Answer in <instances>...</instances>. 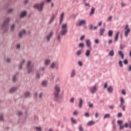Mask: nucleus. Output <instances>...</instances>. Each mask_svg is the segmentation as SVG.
<instances>
[{
	"mask_svg": "<svg viewBox=\"0 0 131 131\" xmlns=\"http://www.w3.org/2000/svg\"><path fill=\"white\" fill-rule=\"evenodd\" d=\"M68 24L67 23L63 24L61 27V31L60 34H58L57 36V39L58 41L61 40V36H65L66 34H67V32H68Z\"/></svg>",
	"mask_w": 131,
	"mask_h": 131,
	"instance_id": "1",
	"label": "nucleus"
},
{
	"mask_svg": "<svg viewBox=\"0 0 131 131\" xmlns=\"http://www.w3.org/2000/svg\"><path fill=\"white\" fill-rule=\"evenodd\" d=\"M61 92V87L60 84H57L54 86V92L53 94L54 101L58 102L60 100L61 96H60V93Z\"/></svg>",
	"mask_w": 131,
	"mask_h": 131,
	"instance_id": "2",
	"label": "nucleus"
},
{
	"mask_svg": "<svg viewBox=\"0 0 131 131\" xmlns=\"http://www.w3.org/2000/svg\"><path fill=\"white\" fill-rule=\"evenodd\" d=\"M11 19L10 18H7L5 19L3 22V24L2 25V29L4 30V31H7L9 28V22Z\"/></svg>",
	"mask_w": 131,
	"mask_h": 131,
	"instance_id": "3",
	"label": "nucleus"
},
{
	"mask_svg": "<svg viewBox=\"0 0 131 131\" xmlns=\"http://www.w3.org/2000/svg\"><path fill=\"white\" fill-rule=\"evenodd\" d=\"M33 64L31 63V61H28L27 65L28 73H31L33 70Z\"/></svg>",
	"mask_w": 131,
	"mask_h": 131,
	"instance_id": "4",
	"label": "nucleus"
},
{
	"mask_svg": "<svg viewBox=\"0 0 131 131\" xmlns=\"http://www.w3.org/2000/svg\"><path fill=\"white\" fill-rule=\"evenodd\" d=\"M51 69H55L58 70L59 69V62L58 61H54L52 62L50 65Z\"/></svg>",
	"mask_w": 131,
	"mask_h": 131,
	"instance_id": "5",
	"label": "nucleus"
},
{
	"mask_svg": "<svg viewBox=\"0 0 131 131\" xmlns=\"http://www.w3.org/2000/svg\"><path fill=\"white\" fill-rule=\"evenodd\" d=\"M45 5V2H42L39 4H36L34 5V8L35 9H37L39 11H41L42 8H43V6Z\"/></svg>",
	"mask_w": 131,
	"mask_h": 131,
	"instance_id": "6",
	"label": "nucleus"
},
{
	"mask_svg": "<svg viewBox=\"0 0 131 131\" xmlns=\"http://www.w3.org/2000/svg\"><path fill=\"white\" fill-rule=\"evenodd\" d=\"M54 34V32L53 31H51L48 35H47L45 38L47 40V41H48V42H49V41H50V40H51V38H52V37H53V35Z\"/></svg>",
	"mask_w": 131,
	"mask_h": 131,
	"instance_id": "7",
	"label": "nucleus"
},
{
	"mask_svg": "<svg viewBox=\"0 0 131 131\" xmlns=\"http://www.w3.org/2000/svg\"><path fill=\"white\" fill-rule=\"evenodd\" d=\"M97 91H98V85L97 84L93 86L90 90V92L92 94H95Z\"/></svg>",
	"mask_w": 131,
	"mask_h": 131,
	"instance_id": "8",
	"label": "nucleus"
},
{
	"mask_svg": "<svg viewBox=\"0 0 131 131\" xmlns=\"http://www.w3.org/2000/svg\"><path fill=\"white\" fill-rule=\"evenodd\" d=\"M85 24H86V20L82 19L77 24V26H82V25H85Z\"/></svg>",
	"mask_w": 131,
	"mask_h": 131,
	"instance_id": "9",
	"label": "nucleus"
},
{
	"mask_svg": "<svg viewBox=\"0 0 131 131\" xmlns=\"http://www.w3.org/2000/svg\"><path fill=\"white\" fill-rule=\"evenodd\" d=\"M25 34H26V31L24 29L19 32L18 36L19 38H22V37H23V35H25Z\"/></svg>",
	"mask_w": 131,
	"mask_h": 131,
	"instance_id": "10",
	"label": "nucleus"
},
{
	"mask_svg": "<svg viewBox=\"0 0 131 131\" xmlns=\"http://www.w3.org/2000/svg\"><path fill=\"white\" fill-rule=\"evenodd\" d=\"M85 42L88 48H89L90 50H92V42H91V40L87 39L85 40Z\"/></svg>",
	"mask_w": 131,
	"mask_h": 131,
	"instance_id": "11",
	"label": "nucleus"
},
{
	"mask_svg": "<svg viewBox=\"0 0 131 131\" xmlns=\"http://www.w3.org/2000/svg\"><path fill=\"white\" fill-rule=\"evenodd\" d=\"M65 15V13L62 12L60 15V20H59V24H62L63 20H64V15Z\"/></svg>",
	"mask_w": 131,
	"mask_h": 131,
	"instance_id": "12",
	"label": "nucleus"
},
{
	"mask_svg": "<svg viewBox=\"0 0 131 131\" xmlns=\"http://www.w3.org/2000/svg\"><path fill=\"white\" fill-rule=\"evenodd\" d=\"M76 75V70L75 69H73L71 71L70 76L72 78L75 76Z\"/></svg>",
	"mask_w": 131,
	"mask_h": 131,
	"instance_id": "13",
	"label": "nucleus"
},
{
	"mask_svg": "<svg viewBox=\"0 0 131 131\" xmlns=\"http://www.w3.org/2000/svg\"><path fill=\"white\" fill-rule=\"evenodd\" d=\"M26 15H27V12L24 11L20 13V14L19 15V17H20V18H24V17H25V16H26Z\"/></svg>",
	"mask_w": 131,
	"mask_h": 131,
	"instance_id": "14",
	"label": "nucleus"
},
{
	"mask_svg": "<svg viewBox=\"0 0 131 131\" xmlns=\"http://www.w3.org/2000/svg\"><path fill=\"white\" fill-rule=\"evenodd\" d=\"M107 91L108 93H110V94H112L113 93V87L112 86H110L107 89Z\"/></svg>",
	"mask_w": 131,
	"mask_h": 131,
	"instance_id": "15",
	"label": "nucleus"
},
{
	"mask_svg": "<svg viewBox=\"0 0 131 131\" xmlns=\"http://www.w3.org/2000/svg\"><path fill=\"white\" fill-rule=\"evenodd\" d=\"M25 63V60L23 59L18 66L19 69H22V66Z\"/></svg>",
	"mask_w": 131,
	"mask_h": 131,
	"instance_id": "16",
	"label": "nucleus"
},
{
	"mask_svg": "<svg viewBox=\"0 0 131 131\" xmlns=\"http://www.w3.org/2000/svg\"><path fill=\"white\" fill-rule=\"evenodd\" d=\"M83 104V100H82V99H79V108L81 109L82 108V104Z\"/></svg>",
	"mask_w": 131,
	"mask_h": 131,
	"instance_id": "17",
	"label": "nucleus"
},
{
	"mask_svg": "<svg viewBox=\"0 0 131 131\" xmlns=\"http://www.w3.org/2000/svg\"><path fill=\"white\" fill-rule=\"evenodd\" d=\"M85 56L86 57H90L91 56V50H86L85 52Z\"/></svg>",
	"mask_w": 131,
	"mask_h": 131,
	"instance_id": "18",
	"label": "nucleus"
},
{
	"mask_svg": "<svg viewBox=\"0 0 131 131\" xmlns=\"http://www.w3.org/2000/svg\"><path fill=\"white\" fill-rule=\"evenodd\" d=\"M95 123H96V122L95 121H90L87 123L86 125H87V126H91V125H94V124H95Z\"/></svg>",
	"mask_w": 131,
	"mask_h": 131,
	"instance_id": "19",
	"label": "nucleus"
},
{
	"mask_svg": "<svg viewBox=\"0 0 131 131\" xmlns=\"http://www.w3.org/2000/svg\"><path fill=\"white\" fill-rule=\"evenodd\" d=\"M118 55L119 56H121V59H124V54H123V52L121 51H118Z\"/></svg>",
	"mask_w": 131,
	"mask_h": 131,
	"instance_id": "20",
	"label": "nucleus"
},
{
	"mask_svg": "<svg viewBox=\"0 0 131 131\" xmlns=\"http://www.w3.org/2000/svg\"><path fill=\"white\" fill-rule=\"evenodd\" d=\"M125 103V101H124V99H123V97H121L120 107H122L123 104H124Z\"/></svg>",
	"mask_w": 131,
	"mask_h": 131,
	"instance_id": "21",
	"label": "nucleus"
},
{
	"mask_svg": "<svg viewBox=\"0 0 131 131\" xmlns=\"http://www.w3.org/2000/svg\"><path fill=\"white\" fill-rule=\"evenodd\" d=\"M50 63H51V60H50V59H46L45 60V66H49V65H50Z\"/></svg>",
	"mask_w": 131,
	"mask_h": 131,
	"instance_id": "22",
	"label": "nucleus"
},
{
	"mask_svg": "<svg viewBox=\"0 0 131 131\" xmlns=\"http://www.w3.org/2000/svg\"><path fill=\"white\" fill-rule=\"evenodd\" d=\"M55 17H56L55 15H52L49 21V24H51V23H53V21H54V20H55Z\"/></svg>",
	"mask_w": 131,
	"mask_h": 131,
	"instance_id": "23",
	"label": "nucleus"
},
{
	"mask_svg": "<svg viewBox=\"0 0 131 131\" xmlns=\"http://www.w3.org/2000/svg\"><path fill=\"white\" fill-rule=\"evenodd\" d=\"M41 84L42 86H44L45 88H46V86L48 85V81L47 80L42 81L41 82Z\"/></svg>",
	"mask_w": 131,
	"mask_h": 131,
	"instance_id": "24",
	"label": "nucleus"
},
{
	"mask_svg": "<svg viewBox=\"0 0 131 131\" xmlns=\"http://www.w3.org/2000/svg\"><path fill=\"white\" fill-rule=\"evenodd\" d=\"M129 127V128H131V121H129V123H125V125H124V127Z\"/></svg>",
	"mask_w": 131,
	"mask_h": 131,
	"instance_id": "25",
	"label": "nucleus"
},
{
	"mask_svg": "<svg viewBox=\"0 0 131 131\" xmlns=\"http://www.w3.org/2000/svg\"><path fill=\"white\" fill-rule=\"evenodd\" d=\"M129 32H130V29H128L125 31L124 33V35L126 37H127V36H128V34H129Z\"/></svg>",
	"mask_w": 131,
	"mask_h": 131,
	"instance_id": "26",
	"label": "nucleus"
},
{
	"mask_svg": "<svg viewBox=\"0 0 131 131\" xmlns=\"http://www.w3.org/2000/svg\"><path fill=\"white\" fill-rule=\"evenodd\" d=\"M94 14H95V8H92L91 12L89 14L90 16H93V15H94Z\"/></svg>",
	"mask_w": 131,
	"mask_h": 131,
	"instance_id": "27",
	"label": "nucleus"
},
{
	"mask_svg": "<svg viewBox=\"0 0 131 131\" xmlns=\"http://www.w3.org/2000/svg\"><path fill=\"white\" fill-rule=\"evenodd\" d=\"M15 91H17V88L13 87L10 89L9 92L10 93H14V92H15Z\"/></svg>",
	"mask_w": 131,
	"mask_h": 131,
	"instance_id": "28",
	"label": "nucleus"
},
{
	"mask_svg": "<svg viewBox=\"0 0 131 131\" xmlns=\"http://www.w3.org/2000/svg\"><path fill=\"white\" fill-rule=\"evenodd\" d=\"M82 54V50H78V51L76 52V56H80Z\"/></svg>",
	"mask_w": 131,
	"mask_h": 131,
	"instance_id": "29",
	"label": "nucleus"
},
{
	"mask_svg": "<svg viewBox=\"0 0 131 131\" xmlns=\"http://www.w3.org/2000/svg\"><path fill=\"white\" fill-rule=\"evenodd\" d=\"M119 32H118L115 36V41H117L118 40V36L119 35Z\"/></svg>",
	"mask_w": 131,
	"mask_h": 131,
	"instance_id": "30",
	"label": "nucleus"
},
{
	"mask_svg": "<svg viewBox=\"0 0 131 131\" xmlns=\"http://www.w3.org/2000/svg\"><path fill=\"white\" fill-rule=\"evenodd\" d=\"M105 32V29H100V35L102 36L103 34H104V32Z\"/></svg>",
	"mask_w": 131,
	"mask_h": 131,
	"instance_id": "31",
	"label": "nucleus"
},
{
	"mask_svg": "<svg viewBox=\"0 0 131 131\" xmlns=\"http://www.w3.org/2000/svg\"><path fill=\"white\" fill-rule=\"evenodd\" d=\"M108 56H111V57H113V56H114V51L111 50L108 53Z\"/></svg>",
	"mask_w": 131,
	"mask_h": 131,
	"instance_id": "32",
	"label": "nucleus"
},
{
	"mask_svg": "<svg viewBox=\"0 0 131 131\" xmlns=\"http://www.w3.org/2000/svg\"><path fill=\"white\" fill-rule=\"evenodd\" d=\"M35 129L36 131H41L42 130V128L41 127H35Z\"/></svg>",
	"mask_w": 131,
	"mask_h": 131,
	"instance_id": "33",
	"label": "nucleus"
},
{
	"mask_svg": "<svg viewBox=\"0 0 131 131\" xmlns=\"http://www.w3.org/2000/svg\"><path fill=\"white\" fill-rule=\"evenodd\" d=\"M113 35V31L110 30L108 31V36L111 37Z\"/></svg>",
	"mask_w": 131,
	"mask_h": 131,
	"instance_id": "34",
	"label": "nucleus"
},
{
	"mask_svg": "<svg viewBox=\"0 0 131 131\" xmlns=\"http://www.w3.org/2000/svg\"><path fill=\"white\" fill-rule=\"evenodd\" d=\"M110 118V114H106L104 115L103 119H106V118Z\"/></svg>",
	"mask_w": 131,
	"mask_h": 131,
	"instance_id": "35",
	"label": "nucleus"
},
{
	"mask_svg": "<svg viewBox=\"0 0 131 131\" xmlns=\"http://www.w3.org/2000/svg\"><path fill=\"white\" fill-rule=\"evenodd\" d=\"M84 5L85 7H87V9H90V8H91V5L89 3H84Z\"/></svg>",
	"mask_w": 131,
	"mask_h": 131,
	"instance_id": "36",
	"label": "nucleus"
},
{
	"mask_svg": "<svg viewBox=\"0 0 131 131\" xmlns=\"http://www.w3.org/2000/svg\"><path fill=\"white\" fill-rule=\"evenodd\" d=\"M88 104L90 108H93L94 107V104L93 103H91V102H89Z\"/></svg>",
	"mask_w": 131,
	"mask_h": 131,
	"instance_id": "37",
	"label": "nucleus"
},
{
	"mask_svg": "<svg viewBox=\"0 0 131 131\" xmlns=\"http://www.w3.org/2000/svg\"><path fill=\"white\" fill-rule=\"evenodd\" d=\"M71 122H72V123H74V124H75V123H76V120H75L74 118H71Z\"/></svg>",
	"mask_w": 131,
	"mask_h": 131,
	"instance_id": "38",
	"label": "nucleus"
},
{
	"mask_svg": "<svg viewBox=\"0 0 131 131\" xmlns=\"http://www.w3.org/2000/svg\"><path fill=\"white\" fill-rule=\"evenodd\" d=\"M125 48V46L123 44L120 45V50H123Z\"/></svg>",
	"mask_w": 131,
	"mask_h": 131,
	"instance_id": "39",
	"label": "nucleus"
},
{
	"mask_svg": "<svg viewBox=\"0 0 131 131\" xmlns=\"http://www.w3.org/2000/svg\"><path fill=\"white\" fill-rule=\"evenodd\" d=\"M29 96H30V93L29 92H26L25 93V97H26V98H28Z\"/></svg>",
	"mask_w": 131,
	"mask_h": 131,
	"instance_id": "40",
	"label": "nucleus"
},
{
	"mask_svg": "<svg viewBox=\"0 0 131 131\" xmlns=\"http://www.w3.org/2000/svg\"><path fill=\"white\" fill-rule=\"evenodd\" d=\"M83 47H84V44H83V43H80L78 45V47L79 48H83Z\"/></svg>",
	"mask_w": 131,
	"mask_h": 131,
	"instance_id": "41",
	"label": "nucleus"
},
{
	"mask_svg": "<svg viewBox=\"0 0 131 131\" xmlns=\"http://www.w3.org/2000/svg\"><path fill=\"white\" fill-rule=\"evenodd\" d=\"M79 131H83V128L82 127V126H81V125H80L79 126Z\"/></svg>",
	"mask_w": 131,
	"mask_h": 131,
	"instance_id": "42",
	"label": "nucleus"
},
{
	"mask_svg": "<svg viewBox=\"0 0 131 131\" xmlns=\"http://www.w3.org/2000/svg\"><path fill=\"white\" fill-rule=\"evenodd\" d=\"M14 11L13 8H10L8 10V13H12Z\"/></svg>",
	"mask_w": 131,
	"mask_h": 131,
	"instance_id": "43",
	"label": "nucleus"
},
{
	"mask_svg": "<svg viewBox=\"0 0 131 131\" xmlns=\"http://www.w3.org/2000/svg\"><path fill=\"white\" fill-rule=\"evenodd\" d=\"M15 29V25L13 24L11 27V31H13L14 29Z\"/></svg>",
	"mask_w": 131,
	"mask_h": 131,
	"instance_id": "44",
	"label": "nucleus"
},
{
	"mask_svg": "<svg viewBox=\"0 0 131 131\" xmlns=\"http://www.w3.org/2000/svg\"><path fill=\"white\" fill-rule=\"evenodd\" d=\"M119 65L120 67H123V64H122V61H120L119 62Z\"/></svg>",
	"mask_w": 131,
	"mask_h": 131,
	"instance_id": "45",
	"label": "nucleus"
},
{
	"mask_svg": "<svg viewBox=\"0 0 131 131\" xmlns=\"http://www.w3.org/2000/svg\"><path fill=\"white\" fill-rule=\"evenodd\" d=\"M78 64L79 66H80V67H81V66H82V65H83L82 61H79L78 62Z\"/></svg>",
	"mask_w": 131,
	"mask_h": 131,
	"instance_id": "46",
	"label": "nucleus"
},
{
	"mask_svg": "<svg viewBox=\"0 0 131 131\" xmlns=\"http://www.w3.org/2000/svg\"><path fill=\"white\" fill-rule=\"evenodd\" d=\"M122 95H124V96H125V95H126V92H125V90L124 89L122 90Z\"/></svg>",
	"mask_w": 131,
	"mask_h": 131,
	"instance_id": "47",
	"label": "nucleus"
},
{
	"mask_svg": "<svg viewBox=\"0 0 131 131\" xmlns=\"http://www.w3.org/2000/svg\"><path fill=\"white\" fill-rule=\"evenodd\" d=\"M17 115H18V116H20L23 114V113H22V112L19 111V112H17Z\"/></svg>",
	"mask_w": 131,
	"mask_h": 131,
	"instance_id": "48",
	"label": "nucleus"
},
{
	"mask_svg": "<svg viewBox=\"0 0 131 131\" xmlns=\"http://www.w3.org/2000/svg\"><path fill=\"white\" fill-rule=\"evenodd\" d=\"M85 37V36H84L83 35L81 36V37L80 38V40H83V39H84Z\"/></svg>",
	"mask_w": 131,
	"mask_h": 131,
	"instance_id": "49",
	"label": "nucleus"
},
{
	"mask_svg": "<svg viewBox=\"0 0 131 131\" xmlns=\"http://www.w3.org/2000/svg\"><path fill=\"white\" fill-rule=\"evenodd\" d=\"M107 86H108V83L107 82H105L104 83V85L103 89H107Z\"/></svg>",
	"mask_w": 131,
	"mask_h": 131,
	"instance_id": "50",
	"label": "nucleus"
},
{
	"mask_svg": "<svg viewBox=\"0 0 131 131\" xmlns=\"http://www.w3.org/2000/svg\"><path fill=\"white\" fill-rule=\"evenodd\" d=\"M120 108H122L123 111H125V106L124 105H122V106H120Z\"/></svg>",
	"mask_w": 131,
	"mask_h": 131,
	"instance_id": "51",
	"label": "nucleus"
},
{
	"mask_svg": "<svg viewBox=\"0 0 131 131\" xmlns=\"http://www.w3.org/2000/svg\"><path fill=\"white\" fill-rule=\"evenodd\" d=\"M124 64H125V65H127V64H128V61H127V59H125L124 60Z\"/></svg>",
	"mask_w": 131,
	"mask_h": 131,
	"instance_id": "52",
	"label": "nucleus"
},
{
	"mask_svg": "<svg viewBox=\"0 0 131 131\" xmlns=\"http://www.w3.org/2000/svg\"><path fill=\"white\" fill-rule=\"evenodd\" d=\"M113 129L112 131H115L116 130V125L114 124L113 126Z\"/></svg>",
	"mask_w": 131,
	"mask_h": 131,
	"instance_id": "53",
	"label": "nucleus"
},
{
	"mask_svg": "<svg viewBox=\"0 0 131 131\" xmlns=\"http://www.w3.org/2000/svg\"><path fill=\"white\" fill-rule=\"evenodd\" d=\"M99 115H100V114H99V113H95V118H98Z\"/></svg>",
	"mask_w": 131,
	"mask_h": 131,
	"instance_id": "54",
	"label": "nucleus"
},
{
	"mask_svg": "<svg viewBox=\"0 0 131 131\" xmlns=\"http://www.w3.org/2000/svg\"><path fill=\"white\" fill-rule=\"evenodd\" d=\"M12 80L14 82H15V81H16V75L13 76Z\"/></svg>",
	"mask_w": 131,
	"mask_h": 131,
	"instance_id": "55",
	"label": "nucleus"
},
{
	"mask_svg": "<svg viewBox=\"0 0 131 131\" xmlns=\"http://www.w3.org/2000/svg\"><path fill=\"white\" fill-rule=\"evenodd\" d=\"M118 124H119V125H121V124H122V121L118 120Z\"/></svg>",
	"mask_w": 131,
	"mask_h": 131,
	"instance_id": "56",
	"label": "nucleus"
},
{
	"mask_svg": "<svg viewBox=\"0 0 131 131\" xmlns=\"http://www.w3.org/2000/svg\"><path fill=\"white\" fill-rule=\"evenodd\" d=\"M70 102H71V103H74V98L72 97L71 98Z\"/></svg>",
	"mask_w": 131,
	"mask_h": 131,
	"instance_id": "57",
	"label": "nucleus"
},
{
	"mask_svg": "<svg viewBox=\"0 0 131 131\" xmlns=\"http://www.w3.org/2000/svg\"><path fill=\"white\" fill-rule=\"evenodd\" d=\"M20 47H21V46L20 45L19 43L17 44L16 46V49H20Z\"/></svg>",
	"mask_w": 131,
	"mask_h": 131,
	"instance_id": "58",
	"label": "nucleus"
},
{
	"mask_svg": "<svg viewBox=\"0 0 131 131\" xmlns=\"http://www.w3.org/2000/svg\"><path fill=\"white\" fill-rule=\"evenodd\" d=\"M120 130H121V129H123V128H124V125H120Z\"/></svg>",
	"mask_w": 131,
	"mask_h": 131,
	"instance_id": "59",
	"label": "nucleus"
},
{
	"mask_svg": "<svg viewBox=\"0 0 131 131\" xmlns=\"http://www.w3.org/2000/svg\"><path fill=\"white\" fill-rule=\"evenodd\" d=\"M109 108L111 110H113L114 109V105H111L109 106Z\"/></svg>",
	"mask_w": 131,
	"mask_h": 131,
	"instance_id": "60",
	"label": "nucleus"
},
{
	"mask_svg": "<svg viewBox=\"0 0 131 131\" xmlns=\"http://www.w3.org/2000/svg\"><path fill=\"white\" fill-rule=\"evenodd\" d=\"M84 115H85V117H89L90 116V113H85Z\"/></svg>",
	"mask_w": 131,
	"mask_h": 131,
	"instance_id": "61",
	"label": "nucleus"
},
{
	"mask_svg": "<svg viewBox=\"0 0 131 131\" xmlns=\"http://www.w3.org/2000/svg\"><path fill=\"white\" fill-rule=\"evenodd\" d=\"M78 114V112H77V111H74V112H73V115H77Z\"/></svg>",
	"mask_w": 131,
	"mask_h": 131,
	"instance_id": "62",
	"label": "nucleus"
},
{
	"mask_svg": "<svg viewBox=\"0 0 131 131\" xmlns=\"http://www.w3.org/2000/svg\"><path fill=\"white\" fill-rule=\"evenodd\" d=\"M94 42L95 43H97V44H98V43H99V42H100V41H99V39H95Z\"/></svg>",
	"mask_w": 131,
	"mask_h": 131,
	"instance_id": "63",
	"label": "nucleus"
},
{
	"mask_svg": "<svg viewBox=\"0 0 131 131\" xmlns=\"http://www.w3.org/2000/svg\"><path fill=\"white\" fill-rule=\"evenodd\" d=\"M122 116V113H120L118 114V117H121Z\"/></svg>",
	"mask_w": 131,
	"mask_h": 131,
	"instance_id": "64",
	"label": "nucleus"
}]
</instances>
